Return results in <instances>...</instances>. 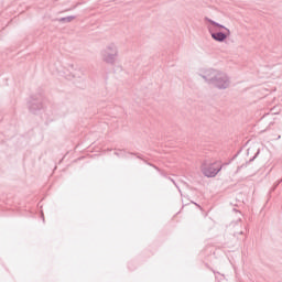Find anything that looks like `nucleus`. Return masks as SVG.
<instances>
[{"mask_svg":"<svg viewBox=\"0 0 282 282\" xmlns=\"http://www.w3.org/2000/svg\"><path fill=\"white\" fill-rule=\"evenodd\" d=\"M207 30L214 39V41H217L218 43H224L227 39L230 36V29L208 19L207 20Z\"/></svg>","mask_w":282,"mask_h":282,"instance_id":"2","label":"nucleus"},{"mask_svg":"<svg viewBox=\"0 0 282 282\" xmlns=\"http://www.w3.org/2000/svg\"><path fill=\"white\" fill-rule=\"evenodd\" d=\"M200 169L206 177H215L221 171V165L218 162L204 161Z\"/></svg>","mask_w":282,"mask_h":282,"instance_id":"3","label":"nucleus"},{"mask_svg":"<svg viewBox=\"0 0 282 282\" xmlns=\"http://www.w3.org/2000/svg\"><path fill=\"white\" fill-rule=\"evenodd\" d=\"M198 76L203 78L204 83L220 91L230 89V85L232 84L230 76L226 72L215 67L202 68Z\"/></svg>","mask_w":282,"mask_h":282,"instance_id":"1","label":"nucleus"}]
</instances>
